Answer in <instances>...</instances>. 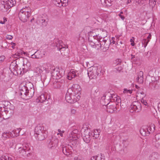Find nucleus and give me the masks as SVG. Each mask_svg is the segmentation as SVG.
Listing matches in <instances>:
<instances>
[{
	"label": "nucleus",
	"instance_id": "obj_48",
	"mask_svg": "<svg viewBox=\"0 0 160 160\" xmlns=\"http://www.w3.org/2000/svg\"><path fill=\"white\" fill-rule=\"evenodd\" d=\"M123 92L124 93H129L130 94H131L132 93V90H128L126 88H124L123 89Z\"/></svg>",
	"mask_w": 160,
	"mask_h": 160
},
{
	"label": "nucleus",
	"instance_id": "obj_62",
	"mask_svg": "<svg viewBox=\"0 0 160 160\" xmlns=\"http://www.w3.org/2000/svg\"><path fill=\"white\" fill-rule=\"evenodd\" d=\"M151 35L150 34H149L148 36L146 38L149 41H150V40L151 39Z\"/></svg>",
	"mask_w": 160,
	"mask_h": 160
},
{
	"label": "nucleus",
	"instance_id": "obj_10",
	"mask_svg": "<svg viewBox=\"0 0 160 160\" xmlns=\"http://www.w3.org/2000/svg\"><path fill=\"white\" fill-rule=\"evenodd\" d=\"M10 69L12 72L14 73L15 72L18 74H21L22 70L21 68L19 69L18 68V65L16 62H12L10 66Z\"/></svg>",
	"mask_w": 160,
	"mask_h": 160
},
{
	"label": "nucleus",
	"instance_id": "obj_53",
	"mask_svg": "<svg viewBox=\"0 0 160 160\" xmlns=\"http://www.w3.org/2000/svg\"><path fill=\"white\" fill-rule=\"evenodd\" d=\"M116 101L117 103H116V104H118L119 103H121V100L120 98H119V97L116 98Z\"/></svg>",
	"mask_w": 160,
	"mask_h": 160
},
{
	"label": "nucleus",
	"instance_id": "obj_55",
	"mask_svg": "<svg viewBox=\"0 0 160 160\" xmlns=\"http://www.w3.org/2000/svg\"><path fill=\"white\" fill-rule=\"evenodd\" d=\"M99 158V155L96 156L92 157L91 158V160H98Z\"/></svg>",
	"mask_w": 160,
	"mask_h": 160
},
{
	"label": "nucleus",
	"instance_id": "obj_52",
	"mask_svg": "<svg viewBox=\"0 0 160 160\" xmlns=\"http://www.w3.org/2000/svg\"><path fill=\"white\" fill-rule=\"evenodd\" d=\"M62 79H57L58 80L57 81L58 82H59L62 85V84H63L65 82L64 80L63 79L64 78H62Z\"/></svg>",
	"mask_w": 160,
	"mask_h": 160
},
{
	"label": "nucleus",
	"instance_id": "obj_7",
	"mask_svg": "<svg viewBox=\"0 0 160 160\" xmlns=\"http://www.w3.org/2000/svg\"><path fill=\"white\" fill-rule=\"evenodd\" d=\"M153 132L155 130L154 127L153 125L147 126L145 128L141 129L140 132L141 134L144 136H148L151 133L150 132Z\"/></svg>",
	"mask_w": 160,
	"mask_h": 160
},
{
	"label": "nucleus",
	"instance_id": "obj_34",
	"mask_svg": "<svg viewBox=\"0 0 160 160\" xmlns=\"http://www.w3.org/2000/svg\"><path fill=\"white\" fill-rule=\"evenodd\" d=\"M88 40L90 43V44L93 48H94V46H95V43H96V42H95L96 40L94 41L93 39L90 38V37H88Z\"/></svg>",
	"mask_w": 160,
	"mask_h": 160
},
{
	"label": "nucleus",
	"instance_id": "obj_42",
	"mask_svg": "<svg viewBox=\"0 0 160 160\" xmlns=\"http://www.w3.org/2000/svg\"><path fill=\"white\" fill-rule=\"evenodd\" d=\"M26 90H27V89L25 85H20V92H22Z\"/></svg>",
	"mask_w": 160,
	"mask_h": 160
},
{
	"label": "nucleus",
	"instance_id": "obj_28",
	"mask_svg": "<svg viewBox=\"0 0 160 160\" xmlns=\"http://www.w3.org/2000/svg\"><path fill=\"white\" fill-rule=\"evenodd\" d=\"M28 94L27 95L26 99H29L32 97L34 93V89H32L28 91Z\"/></svg>",
	"mask_w": 160,
	"mask_h": 160
},
{
	"label": "nucleus",
	"instance_id": "obj_43",
	"mask_svg": "<svg viewBox=\"0 0 160 160\" xmlns=\"http://www.w3.org/2000/svg\"><path fill=\"white\" fill-rule=\"evenodd\" d=\"M55 4L57 5L58 6L60 7L62 6V2L61 0H57L55 1Z\"/></svg>",
	"mask_w": 160,
	"mask_h": 160
},
{
	"label": "nucleus",
	"instance_id": "obj_46",
	"mask_svg": "<svg viewBox=\"0 0 160 160\" xmlns=\"http://www.w3.org/2000/svg\"><path fill=\"white\" fill-rule=\"evenodd\" d=\"M2 138H3V139H5L9 138V136L7 134V132H4L2 135Z\"/></svg>",
	"mask_w": 160,
	"mask_h": 160
},
{
	"label": "nucleus",
	"instance_id": "obj_29",
	"mask_svg": "<svg viewBox=\"0 0 160 160\" xmlns=\"http://www.w3.org/2000/svg\"><path fill=\"white\" fill-rule=\"evenodd\" d=\"M112 1L111 0H101V3L106 6H111Z\"/></svg>",
	"mask_w": 160,
	"mask_h": 160
},
{
	"label": "nucleus",
	"instance_id": "obj_14",
	"mask_svg": "<svg viewBox=\"0 0 160 160\" xmlns=\"http://www.w3.org/2000/svg\"><path fill=\"white\" fill-rule=\"evenodd\" d=\"M30 15V14L24 13L21 11H20L18 13V17L23 22H26L27 21Z\"/></svg>",
	"mask_w": 160,
	"mask_h": 160
},
{
	"label": "nucleus",
	"instance_id": "obj_26",
	"mask_svg": "<svg viewBox=\"0 0 160 160\" xmlns=\"http://www.w3.org/2000/svg\"><path fill=\"white\" fill-rule=\"evenodd\" d=\"M42 72V70L40 68L37 67L34 70V75L36 76L41 75V73Z\"/></svg>",
	"mask_w": 160,
	"mask_h": 160
},
{
	"label": "nucleus",
	"instance_id": "obj_58",
	"mask_svg": "<svg viewBox=\"0 0 160 160\" xmlns=\"http://www.w3.org/2000/svg\"><path fill=\"white\" fill-rule=\"evenodd\" d=\"M49 65L50 66V68H49V67H48L47 68H45V70L46 71H47L48 72H50L51 73H52V71H51V65L49 64Z\"/></svg>",
	"mask_w": 160,
	"mask_h": 160
},
{
	"label": "nucleus",
	"instance_id": "obj_25",
	"mask_svg": "<svg viewBox=\"0 0 160 160\" xmlns=\"http://www.w3.org/2000/svg\"><path fill=\"white\" fill-rule=\"evenodd\" d=\"M116 64H117V65L118 66V65L120 64L121 63V60L119 59H118L116 61ZM117 66L115 68L116 69L115 71H117L119 72H120L123 69L122 67L120 66V67H117Z\"/></svg>",
	"mask_w": 160,
	"mask_h": 160
},
{
	"label": "nucleus",
	"instance_id": "obj_21",
	"mask_svg": "<svg viewBox=\"0 0 160 160\" xmlns=\"http://www.w3.org/2000/svg\"><path fill=\"white\" fill-rule=\"evenodd\" d=\"M89 28V27H87L85 28L79 34V39H82L83 40H85V38L86 37V35L88 34V31H87L88 28Z\"/></svg>",
	"mask_w": 160,
	"mask_h": 160
},
{
	"label": "nucleus",
	"instance_id": "obj_22",
	"mask_svg": "<svg viewBox=\"0 0 160 160\" xmlns=\"http://www.w3.org/2000/svg\"><path fill=\"white\" fill-rule=\"evenodd\" d=\"M98 89L96 88H92V90L91 96L92 98L94 99L95 98L97 97L99 95L98 93Z\"/></svg>",
	"mask_w": 160,
	"mask_h": 160
},
{
	"label": "nucleus",
	"instance_id": "obj_12",
	"mask_svg": "<svg viewBox=\"0 0 160 160\" xmlns=\"http://www.w3.org/2000/svg\"><path fill=\"white\" fill-rule=\"evenodd\" d=\"M40 102H46L48 104H49L50 101V97L47 93L42 94L38 98Z\"/></svg>",
	"mask_w": 160,
	"mask_h": 160
},
{
	"label": "nucleus",
	"instance_id": "obj_24",
	"mask_svg": "<svg viewBox=\"0 0 160 160\" xmlns=\"http://www.w3.org/2000/svg\"><path fill=\"white\" fill-rule=\"evenodd\" d=\"M159 155L157 152H153L149 156V160H158Z\"/></svg>",
	"mask_w": 160,
	"mask_h": 160
},
{
	"label": "nucleus",
	"instance_id": "obj_41",
	"mask_svg": "<svg viewBox=\"0 0 160 160\" xmlns=\"http://www.w3.org/2000/svg\"><path fill=\"white\" fill-rule=\"evenodd\" d=\"M98 43H96L95 45L94 48H96L97 50H99L100 48L101 49L100 44L99 41V39H97Z\"/></svg>",
	"mask_w": 160,
	"mask_h": 160
},
{
	"label": "nucleus",
	"instance_id": "obj_47",
	"mask_svg": "<svg viewBox=\"0 0 160 160\" xmlns=\"http://www.w3.org/2000/svg\"><path fill=\"white\" fill-rule=\"evenodd\" d=\"M146 0H136V2L140 5L144 4Z\"/></svg>",
	"mask_w": 160,
	"mask_h": 160
},
{
	"label": "nucleus",
	"instance_id": "obj_13",
	"mask_svg": "<svg viewBox=\"0 0 160 160\" xmlns=\"http://www.w3.org/2000/svg\"><path fill=\"white\" fill-rule=\"evenodd\" d=\"M48 131H45L42 133H38L34 134L36 138L40 141L43 140L44 139L48 136Z\"/></svg>",
	"mask_w": 160,
	"mask_h": 160
},
{
	"label": "nucleus",
	"instance_id": "obj_61",
	"mask_svg": "<svg viewBox=\"0 0 160 160\" xmlns=\"http://www.w3.org/2000/svg\"><path fill=\"white\" fill-rule=\"evenodd\" d=\"M118 16L120 17L123 20H124L125 18V17L123 15H122L121 14H118Z\"/></svg>",
	"mask_w": 160,
	"mask_h": 160
},
{
	"label": "nucleus",
	"instance_id": "obj_19",
	"mask_svg": "<svg viewBox=\"0 0 160 160\" xmlns=\"http://www.w3.org/2000/svg\"><path fill=\"white\" fill-rule=\"evenodd\" d=\"M21 59H22L23 60V65L24 66V68H22V70L23 72V73L26 72L27 70H28L30 68V63L29 62H27L26 64L25 63V61H27L26 59V58H21Z\"/></svg>",
	"mask_w": 160,
	"mask_h": 160
},
{
	"label": "nucleus",
	"instance_id": "obj_15",
	"mask_svg": "<svg viewBox=\"0 0 160 160\" xmlns=\"http://www.w3.org/2000/svg\"><path fill=\"white\" fill-rule=\"evenodd\" d=\"M53 71L51 73V76H52L53 78L56 79H58L61 78H62V75L60 73L59 71L56 70L55 69H53Z\"/></svg>",
	"mask_w": 160,
	"mask_h": 160
},
{
	"label": "nucleus",
	"instance_id": "obj_44",
	"mask_svg": "<svg viewBox=\"0 0 160 160\" xmlns=\"http://www.w3.org/2000/svg\"><path fill=\"white\" fill-rule=\"evenodd\" d=\"M40 22L42 23V25L43 26H46L47 24V22L46 21V20L44 19H41Z\"/></svg>",
	"mask_w": 160,
	"mask_h": 160
},
{
	"label": "nucleus",
	"instance_id": "obj_16",
	"mask_svg": "<svg viewBox=\"0 0 160 160\" xmlns=\"http://www.w3.org/2000/svg\"><path fill=\"white\" fill-rule=\"evenodd\" d=\"M73 147L71 145H68V147H66L62 148V152L63 153L66 155L68 156L70 155L72 153V149Z\"/></svg>",
	"mask_w": 160,
	"mask_h": 160
},
{
	"label": "nucleus",
	"instance_id": "obj_23",
	"mask_svg": "<svg viewBox=\"0 0 160 160\" xmlns=\"http://www.w3.org/2000/svg\"><path fill=\"white\" fill-rule=\"evenodd\" d=\"M156 141L155 146L158 148H160V134H158L155 136Z\"/></svg>",
	"mask_w": 160,
	"mask_h": 160
},
{
	"label": "nucleus",
	"instance_id": "obj_60",
	"mask_svg": "<svg viewBox=\"0 0 160 160\" xmlns=\"http://www.w3.org/2000/svg\"><path fill=\"white\" fill-rule=\"evenodd\" d=\"M6 38L8 39L11 40L12 39V37L11 35H7L6 36Z\"/></svg>",
	"mask_w": 160,
	"mask_h": 160
},
{
	"label": "nucleus",
	"instance_id": "obj_64",
	"mask_svg": "<svg viewBox=\"0 0 160 160\" xmlns=\"http://www.w3.org/2000/svg\"><path fill=\"white\" fill-rule=\"evenodd\" d=\"M31 58H37V57H36V55L35 54V52L33 54L31 55Z\"/></svg>",
	"mask_w": 160,
	"mask_h": 160
},
{
	"label": "nucleus",
	"instance_id": "obj_39",
	"mask_svg": "<svg viewBox=\"0 0 160 160\" xmlns=\"http://www.w3.org/2000/svg\"><path fill=\"white\" fill-rule=\"evenodd\" d=\"M102 38H101L100 39H99V41L100 42V46H101V49H102V46H104L105 45L106 42H107V40H106L102 39V41H101L100 40L102 39Z\"/></svg>",
	"mask_w": 160,
	"mask_h": 160
},
{
	"label": "nucleus",
	"instance_id": "obj_51",
	"mask_svg": "<svg viewBox=\"0 0 160 160\" xmlns=\"http://www.w3.org/2000/svg\"><path fill=\"white\" fill-rule=\"evenodd\" d=\"M75 137L77 138L78 139V138L77 136V135L76 134H74L73 135H72V133H71V135H70V139H73V138H75Z\"/></svg>",
	"mask_w": 160,
	"mask_h": 160
},
{
	"label": "nucleus",
	"instance_id": "obj_57",
	"mask_svg": "<svg viewBox=\"0 0 160 160\" xmlns=\"http://www.w3.org/2000/svg\"><path fill=\"white\" fill-rule=\"evenodd\" d=\"M141 102L142 103H143L145 105H146L147 104V102L145 100H144L143 99V98H142V99L141 100Z\"/></svg>",
	"mask_w": 160,
	"mask_h": 160
},
{
	"label": "nucleus",
	"instance_id": "obj_9",
	"mask_svg": "<svg viewBox=\"0 0 160 160\" xmlns=\"http://www.w3.org/2000/svg\"><path fill=\"white\" fill-rule=\"evenodd\" d=\"M82 136L84 142L86 143H88L90 141L91 137L90 134L91 133L90 132L88 128L85 129L84 132H82Z\"/></svg>",
	"mask_w": 160,
	"mask_h": 160
},
{
	"label": "nucleus",
	"instance_id": "obj_56",
	"mask_svg": "<svg viewBox=\"0 0 160 160\" xmlns=\"http://www.w3.org/2000/svg\"><path fill=\"white\" fill-rule=\"evenodd\" d=\"M5 58V57L4 56H0V63L4 61Z\"/></svg>",
	"mask_w": 160,
	"mask_h": 160
},
{
	"label": "nucleus",
	"instance_id": "obj_30",
	"mask_svg": "<svg viewBox=\"0 0 160 160\" xmlns=\"http://www.w3.org/2000/svg\"><path fill=\"white\" fill-rule=\"evenodd\" d=\"M25 86L28 91L31 90L32 89H34L33 84L31 82H29L26 83Z\"/></svg>",
	"mask_w": 160,
	"mask_h": 160
},
{
	"label": "nucleus",
	"instance_id": "obj_50",
	"mask_svg": "<svg viewBox=\"0 0 160 160\" xmlns=\"http://www.w3.org/2000/svg\"><path fill=\"white\" fill-rule=\"evenodd\" d=\"M143 77V72L142 71H140L138 74V77L137 78H139Z\"/></svg>",
	"mask_w": 160,
	"mask_h": 160
},
{
	"label": "nucleus",
	"instance_id": "obj_45",
	"mask_svg": "<svg viewBox=\"0 0 160 160\" xmlns=\"http://www.w3.org/2000/svg\"><path fill=\"white\" fill-rule=\"evenodd\" d=\"M109 48V45L108 44H105V45L102 46V49L103 51H105L107 50Z\"/></svg>",
	"mask_w": 160,
	"mask_h": 160
},
{
	"label": "nucleus",
	"instance_id": "obj_33",
	"mask_svg": "<svg viewBox=\"0 0 160 160\" xmlns=\"http://www.w3.org/2000/svg\"><path fill=\"white\" fill-rule=\"evenodd\" d=\"M20 11H21L22 12H24V13L30 14L31 10L30 9V8L27 7L24 8L22 9Z\"/></svg>",
	"mask_w": 160,
	"mask_h": 160
},
{
	"label": "nucleus",
	"instance_id": "obj_5",
	"mask_svg": "<svg viewBox=\"0 0 160 160\" xmlns=\"http://www.w3.org/2000/svg\"><path fill=\"white\" fill-rule=\"evenodd\" d=\"M56 47L57 48L58 50H60L61 54L63 56L67 55L68 54V50L66 48V46L67 48L68 47L63 44L62 41L59 40L58 43H56Z\"/></svg>",
	"mask_w": 160,
	"mask_h": 160
},
{
	"label": "nucleus",
	"instance_id": "obj_6",
	"mask_svg": "<svg viewBox=\"0 0 160 160\" xmlns=\"http://www.w3.org/2000/svg\"><path fill=\"white\" fill-rule=\"evenodd\" d=\"M130 108V111L132 113L134 112H139L141 110V104L138 102L134 101L131 105Z\"/></svg>",
	"mask_w": 160,
	"mask_h": 160
},
{
	"label": "nucleus",
	"instance_id": "obj_59",
	"mask_svg": "<svg viewBox=\"0 0 160 160\" xmlns=\"http://www.w3.org/2000/svg\"><path fill=\"white\" fill-rule=\"evenodd\" d=\"M157 83L158 81L157 80L154 81L152 83V85L153 86V87L154 88H156V85L157 84Z\"/></svg>",
	"mask_w": 160,
	"mask_h": 160
},
{
	"label": "nucleus",
	"instance_id": "obj_4",
	"mask_svg": "<svg viewBox=\"0 0 160 160\" xmlns=\"http://www.w3.org/2000/svg\"><path fill=\"white\" fill-rule=\"evenodd\" d=\"M100 71L97 68L93 67L91 70L90 68L88 70V74L90 79H94L97 78V76L99 74Z\"/></svg>",
	"mask_w": 160,
	"mask_h": 160
},
{
	"label": "nucleus",
	"instance_id": "obj_17",
	"mask_svg": "<svg viewBox=\"0 0 160 160\" xmlns=\"http://www.w3.org/2000/svg\"><path fill=\"white\" fill-rule=\"evenodd\" d=\"M107 111L111 113H112L117 110L116 105H110V103H108L106 105Z\"/></svg>",
	"mask_w": 160,
	"mask_h": 160
},
{
	"label": "nucleus",
	"instance_id": "obj_11",
	"mask_svg": "<svg viewBox=\"0 0 160 160\" xmlns=\"http://www.w3.org/2000/svg\"><path fill=\"white\" fill-rule=\"evenodd\" d=\"M48 147L49 148L54 149L58 145V140L57 138H52L48 141Z\"/></svg>",
	"mask_w": 160,
	"mask_h": 160
},
{
	"label": "nucleus",
	"instance_id": "obj_20",
	"mask_svg": "<svg viewBox=\"0 0 160 160\" xmlns=\"http://www.w3.org/2000/svg\"><path fill=\"white\" fill-rule=\"evenodd\" d=\"M41 79L43 82V85L47 86L50 81V78L46 75L41 76Z\"/></svg>",
	"mask_w": 160,
	"mask_h": 160
},
{
	"label": "nucleus",
	"instance_id": "obj_8",
	"mask_svg": "<svg viewBox=\"0 0 160 160\" xmlns=\"http://www.w3.org/2000/svg\"><path fill=\"white\" fill-rule=\"evenodd\" d=\"M72 93H69L68 92L66 93L65 96V99L67 102L70 103H74L79 100L76 98L75 95L72 96Z\"/></svg>",
	"mask_w": 160,
	"mask_h": 160
},
{
	"label": "nucleus",
	"instance_id": "obj_38",
	"mask_svg": "<svg viewBox=\"0 0 160 160\" xmlns=\"http://www.w3.org/2000/svg\"><path fill=\"white\" fill-rule=\"evenodd\" d=\"M157 0H149V4L152 7H154L156 4Z\"/></svg>",
	"mask_w": 160,
	"mask_h": 160
},
{
	"label": "nucleus",
	"instance_id": "obj_49",
	"mask_svg": "<svg viewBox=\"0 0 160 160\" xmlns=\"http://www.w3.org/2000/svg\"><path fill=\"white\" fill-rule=\"evenodd\" d=\"M143 77L139 78H137V80L138 82L140 83H142L143 82Z\"/></svg>",
	"mask_w": 160,
	"mask_h": 160
},
{
	"label": "nucleus",
	"instance_id": "obj_2",
	"mask_svg": "<svg viewBox=\"0 0 160 160\" xmlns=\"http://www.w3.org/2000/svg\"><path fill=\"white\" fill-rule=\"evenodd\" d=\"M97 30L99 31L100 32L99 34L98 33L95 34V32H94L95 31H88V37H90V38L93 39L94 41H96V38L97 39H100L101 38H102V37H103V38L105 36V35H103V34L104 33H106V31H102L101 29H97Z\"/></svg>",
	"mask_w": 160,
	"mask_h": 160
},
{
	"label": "nucleus",
	"instance_id": "obj_54",
	"mask_svg": "<svg viewBox=\"0 0 160 160\" xmlns=\"http://www.w3.org/2000/svg\"><path fill=\"white\" fill-rule=\"evenodd\" d=\"M100 158L99 157V158H98V160H99V159L100 158V160H105V156L102 154H100Z\"/></svg>",
	"mask_w": 160,
	"mask_h": 160
},
{
	"label": "nucleus",
	"instance_id": "obj_27",
	"mask_svg": "<svg viewBox=\"0 0 160 160\" xmlns=\"http://www.w3.org/2000/svg\"><path fill=\"white\" fill-rule=\"evenodd\" d=\"M75 138H73V139H70L71 141H70V143L72 145L73 147H74L75 146H77L76 145H78L79 143V141L78 139L77 138V137H75Z\"/></svg>",
	"mask_w": 160,
	"mask_h": 160
},
{
	"label": "nucleus",
	"instance_id": "obj_1",
	"mask_svg": "<svg viewBox=\"0 0 160 160\" xmlns=\"http://www.w3.org/2000/svg\"><path fill=\"white\" fill-rule=\"evenodd\" d=\"M81 88L80 86L78 84H73L71 88L68 90V92L69 93H72V96L75 95L76 98L77 99H80Z\"/></svg>",
	"mask_w": 160,
	"mask_h": 160
},
{
	"label": "nucleus",
	"instance_id": "obj_35",
	"mask_svg": "<svg viewBox=\"0 0 160 160\" xmlns=\"http://www.w3.org/2000/svg\"><path fill=\"white\" fill-rule=\"evenodd\" d=\"M28 90L24 91L23 92H20V95L21 96V98H22L26 99L27 95L28 94Z\"/></svg>",
	"mask_w": 160,
	"mask_h": 160
},
{
	"label": "nucleus",
	"instance_id": "obj_37",
	"mask_svg": "<svg viewBox=\"0 0 160 160\" xmlns=\"http://www.w3.org/2000/svg\"><path fill=\"white\" fill-rule=\"evenodd\" d=\"M62 85L58 82L56 81L53 83V87L56 88H59L61 87Z\"/></svg>",
	"mask_w": 160,
	"mask_h": 160
},
{
	"label": "nucleus",
	"instance_id": "obj_36",
	"mask_svg": "<svg viewBox=\"0 0 160 160\" xmlns=\"http://www.w3.org/2000/svg\"><path fill=\"white\" fill-rule=\"evenodd\" d=\"M0 160H12V158L7 155H2L0 158Z\"/></svg>",
	"mask_w": 160,
	"mask_h": 160
},
{
	"label": "nucleus",
	"instance_id": "obj_63",
	"mask_svg": "<svg viewBox=\"0 0 160 160\" xmlns=\"http://www.w3.org/2000/svg\"><path fill=\"white\" fill-rule=\"evenodd\" d=\"M76 112V110L74 109H72L71 110V113L72 114H75Z\"/></svg>",
	"mask_w": 160,
	"mask_h": 160
},
{
	"label": "nucleus",
	"instance_id": "obj_32",
	"mask_svg": "<svg viewBox=\"0 0 160 160\" xmlns=\"http://www.w3.org/2000/svg\"><path fill=\"white\" fill-rule=\"evenodd\" d=\"M35 54L37 58H42L44 55V54L41 53V51L39 50H37V51L35 52Z\"/></svg>",
	"mask_w": 160,
	"mask_h": 160
},
{
	"label": "nucleus",
	"instance_id": "obj_40",
	"mask_svg": "<svg viewBox=\"0 0 160 160\" xmlns=\"http://www.w3.org/2000/svg\"><path fill=\"white\" fill-rule=\"evenodd\" d=\"M149 42V41L146 38H143V40L142 42V44L144 45V47L145 48L147 46V44Z\"/></svg>",
	"mask_w": 160,
	"mask_h": 160
},
{
	"label": "nucleus",
	"instance_id": "obj_18",
	"mask_svg": "<svg viewBox=\"0 0 160 160\" xmlns=\"http://www.w3.org/2000/svg\"><path fill=\"white\" fill-rule=\"evenodd\" d=\"M47 131L44 130V127L43 126L40 124L38 125L35 128L34 134H38V133H42L44 131Z\"/></svg>",
	"mask_w": 160,
	"mask_h": 160
},
{
	"label": "nucleus",
	"instance_id": "obj_31",
	"mask_svg": "<svg viewBox=\"0 0 160 160\" xmlns=\"http://www.w3.org/2000/svg\"><path fill=\"white\" fill-rule=\"evenodd\" d=\"M16 3L15 0H8L7 2V6L12 7L14 6Z\"/></svg>",
	"mask_w": 160,
	"mask_h": 160
},
{
	"label": "nucleus",
	"instance_id": "obj_3",
	"mask_svg": "<svg viewBox=\"0 0 160 160\" xmlns=\"http://www.w3.org/2000/svg\"><path fill=\"white\" fill-rule=\"evenodd\" d=\"M18 152L20 157H27L29 156L31 154V150L28 146L26 145L23 147H20L18 148Z\"/></svg>",
	"mask_w": 160,
	"mask_h": 160
}]
</instances>
